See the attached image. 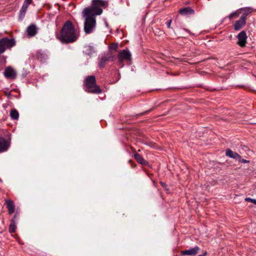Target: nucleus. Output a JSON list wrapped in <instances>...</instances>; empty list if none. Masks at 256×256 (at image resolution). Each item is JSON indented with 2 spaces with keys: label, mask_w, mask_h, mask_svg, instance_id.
Returning <instances> with one entry per match:
<instances>
[{
  "label": "nucleus",
  "mask_w": 256,
  "mask_h": 256,
  "mask_svg": "<svg viewBox=\"0 0 256 256\" xmlns=\"http://www.w3.org/2000/svg\"><path fill=\"white\" fill-rule=\"evenodd\" d=\"M94 52V48L92 46H86L84 47V52L87 55H92Z\"/></svg>",
  "instance_id": "nucleus-19"
},
{
  "label": "nucleus",
  "mask_w": 256,
  "mask_h": 256,
  "mask_svg": "<svg viewBox=\"0 0 256 256\" xmlns=\"http://www.w3.org/2000/svg\"><path fill=\"white\" fill-rule=\"evenodd\" d=\"M172 20H170L168 22H166V26H167V27L168 28H170V25H171V23H172Z\"/></svg>",
  "instance_id": "nucleus-28"
},
{
  "label": "nucleus",
  "mask_w": 256,
  "mask_h": 256,
  "mask_svg": "<svg viewBox=\"0 0 256 256\" xmlns=\"http://www.w3.org/2000/svg\"><path fill=\"white\" fill-rule=\"evenodd\" d=\"M10 116L13 120H18L19 118V113L16 109H12L10 111Z\"/></svg>",
  "instance_id": "nucleus-21"
},
{
  "label": "nucleus",
  "mask_w": 256,
  "mask_h": 256,
  "mask_svg": "<svg viewBox=\"0 0 256 256\" xmlns=\"http://www.w3.org/2000/svg\"><path fill=\"white\" fill-rule=\"evenodd\" d=\"M16 220L12 219L10 222V224L9 226L8 230L10 233H14L16 232Z\"/></svg>",
  "instance_id": "nucleus-20"
},
{
  "label": "nucleus",
  "mask_w": 256,
  "mask_h": 256,
  "mask_svg": "<svg viewBox=\"0 0 256 256\" xmlns=\"http://www.w3.org/2000/svg\"><path fill=\"white\" fill-rule=\"evenodd\" d=\"M10 139H6L0 136V153L7 151L10 146Z\"/></svg>",
  "instance_id": "nucleus-6"
},
{
  "label": "nucleus",
  "mask_w": 256,
  "mask_h": 256,
  "mask_svg": "<svg viewBox=\"0 0 256 256\" xmlns=\"http://www.w3.org/2000/svg\"><path fill=\"white\" fill-rule=\"evenodd\" d=\"M108 2L104 0H92L90 6L84 8L82 14L84 21V30L86 34H90L95 31L96 26V17L102 13V8H106Z\"/></svg>",
  "instance_id": "nucleus-1"
},
{
  "label": "nucleus",
  "mask_w": 256,
  "mask_h": 256,
  "mask_svg": "<svg viewBox=\"0 0 256 256\" xmlns=\"http://www.w3.org/2000/svg\"><path fill=\"white\" fill-rule=\"evenodd\" d=\"M199 250L200 248L198 246H196L192 248L182 251L181 254L182 256H195L198 253Z\"/></svg>",
  "instance_id": "nucleus-12"
},
{
  "label": "nucleus",
  "mask_w": 256,
  "mask_h": 256,
  "mask_svg": "<svg viewBox=\"0 0 256 256\" xmlns=\"http://www.w3.org/2000/svg\"><path fill=\"white\" fill-rule=\"evenodd\" d=\"M36 57L40 62H44L48 58V54L46 52L40 50L37 52Z\"/></svg>",
  "instance_id": "nucleus-15"
},
{
  "label": "nucleus",
  "mask_w": 256,
  "mask_h": 256,
  "mask_svg": "<svg viewBox=\"0 0 256 256\" xmlns=\"http://www.w3.org/2000/svg\"><path fill=\"white\" fill-rule=\"evenodd\" d=\"M28 34L30 36H33L37 33V28L34 24H32L26 29Z\"/></svg>",
  "instance_id": "nucleus-16"
},
{
  "label": "nucleus",
  "mask_w": 256,
  "mask_h": 256,
  "mask_svg": "<svg viewBox=\"0 0 256 256\" xmlns=\"http://www.w3.org/2000/svg\"><path fill=\"white\" fill-rule=\"evenodd\" d=\"M238 162L241 163H249L250 161L248 160H244L242 158V156H240V158H238Z\"/></svg>",
  "instance_id": "nucleus-26"
},
{
  "label": "nucleus",
  "mask_w": 256,
  "mask_h": 256,
  "mask_svg": "<svg viewBox=\"0 0 256 256\" xmlns=\"http://www.w3.org/2000/svg\"><path fill=\"white\" fill-rule=\"evenodd\" d=\"M118 48L117 44H112L110 46V48L112 50H116Z\"/></svg>",
  "instance_id": "nucleus-25"
},
{
  "label": "nucleus",
  "mask_w": 256,
  "mask_h": 256,
  "mask_svg": "<svg viewBox=\"0 0 256 256\" xmlns=\"http://www.w3.org/2000/svg\"><path fill=\"white\" fill-rule=\"evenodd\" d=\"M18 216V212H16L15 214L14 215V218H12V219H14L15 220L17 218Z\"/></svg>",
  "instance_id": "nucleus-29"
},
{
  "label": "nucleus",
  "mask_w": 256,
  "mask_h": 256,
  "mask_svg": "<svg viewBox=\"0 0 256 256\" xmlns=\"http://www.w3.org/2000/svg\"><path fill=\"white\" fill-rule=\"evenodd\" d=\"M246 20L240 18V20H236L234 24V28L235 30L238 31L242 28L246 24Z\"/></svg>",
  "instance_id": "nucleus-13"
},
{
  "label": "nucleus",
  "mask_w": 256,
  "mask_h": 256,
  "mask_svg": "<svg viewBox=\"0 0 256 256\" xmlns=\"http://www.w3.org/2000/svg\"><path fill=\"white\" fill-rule=\"evenodd\" d=\"M114 60V56L112 54L108 52L107 54H104L102 55L100 58L98 64L100 67L104 68L106 62L112 61Z\"/></svg>",
  "instance_id": "nucleus-7"
},
{
  "label": "nucleus",
  "mask_w": 256,
  "mask_h": 256,
  "mask_svg": "<svg viewBox=\"0 0 256 256\" xmlns=\"http://www.w3.org/2000/svg\"><path fill=\"white\" fill-rule=\"evenodd\" d=\"M161 184H162V185H163V184H164V183H163V182H161Z\"/></svg>",
  "instance_id": "nucleus-32"
},
{
  "label": "nucleus",
  "mask_w": 256,
  "mask_h": 256,
  "mask_svg": "<svg viewBox=\"0 0 256 256\" xmlns=\"http://www.w3.org/2000/svg\"><path fill=\"white\" fill-rule=\"evenodd\" d=\"M15 44L14 39L4 38L0 40V54L4 52L6 48H10Z\"/></svg>",
  "instance_id": "nucleus-5"
},
{
  "label": "nucleus",
  "mask_w": 256,
  "mask_h": 256,
  "mask_svg": "<svg viewBox=\"0 0 256 256\" xmlns=\"http://www.w3.org/2000/svg\"><path fill=\"white\" fill-rule=\"evenodd\" d=\"M28 8V7H26L24 5L22 6L20 10V17H21L22 18L24 16Z\"/></svg>",
  "instance_id": "nucleus-23"
},
{
  "label": "nucleus",
  "mask_w": 256,
  "mask_h": 256,
  "mask_svg": "<svg viewBox=\"0 0 256 256\" xmlns=\"http://www.w3.org/2000/svg\"><path fill=\"white\" fill-rule=\"evenodd\" d=\"M118 64L120 68L124 66V62L130 64L132 61V54L128 49H124L120 51L118 55Z\"/></svg>",
  "instance_id": "nucleus-4"
},
{
  "label": "nucleus",
  "mask_w": 256,
  "mask_h": 256,
  "mask_svg": "<svg viewBox=\"0 0 256 256\" xmlns=\"http://www.w3.org/2000/svg\"><path fill=\"white\" fill-rule=\"evenodd\" d=\"M180 13L182 15H190L194 14V11L190 7H186L180 10Z\"/></svg>",
  "instance_id": "nucleus-18"
},
{
  "label": "nucleus",
  "mask_w": 256,
  "mask_h": 256,
  "mask_svg": "<svg viewBox=\"0 0 256 256\" xmlns=\"http://www.w3.org/2000/svg\"><path fill=\"white\" fill-rule=\"evenodd\" d=\"M5 204L8 210V212L10 214H12L15 211V204L14 202L11 200L6 199L5 200Z\"/></svg>",
  "instance_id": "nucleus-11"
},
{
  "label": "nucleus",
  "mask_w": 256,
  "mask_h": 256,
  "mask_svg": "<svg viewBox=\"0 0 256 256\" xmlns=\"http://www.w3.org/2000/svg\"><path fill=\"white\" fill-rule=\"evenodd\" d=\"M184 30L185 31H186V32H188V33H190V31L188 30V29H186V28H184Z\"/></svg>",
  "instance_id": "nucleus-30"
},
{
  "label": "nucleus",
  "mask_w": 256,
  "mask_h": 256,
  "mask_svg": "<svg viewBox=\"0 0 256 256\" xmlns=\"http://www.w3.org/2000/svg\"><path fill=\"white\" fill-rule=\"evenodd\" d=\"M79 37V33L75 29L72 23L67 20L63 24L58 38L62 44H70L75 42Z\"/></svg>",
  "instance_id": "nucleus-2"
},
{
  "label": "nucleus",
  "mask_w": 256,
  "mask_h": 256,
  "mask_svg": "<svg viewBox=\"0 0 256 256\" xmlns=\"http://www.w3.org/2000/svg\"><path fill=\"white\" fill-rule=\"evenodd\" d=\"M4 75L6 78L14 79L16 78V72L10 67L6 68L4 72Z\"/></svg>",
  "instance_id": "nucleus-10"
},
{
  "label": "nucleus",
  "mask_w": 256,
  "mask_h": 256,
  "mask_svg": "<svg viewBox=\"0 0 256 256\" xmlns=\"http://www.w3.org/2000/svg\"><path fill=\"white\" fill-rule=\"evenodd\" d=\"M150 112V111H146V112H145V113L148 114V113Z\"/></svg>",
  "instance_id": "nucleus-31"
},
{
  "label": "nucleus",
  "mask_w": 256,
  "mask_h": 256,
  "mask_svg": "<svg viewBox=\"0 0 256 256\" xmlns=\"http://www.w3.org/2000/svg\"><path fill=\"white\" fill-rule=\"evenodd\" d=\"M256 199L251 198H245V200L246 202H251L254 204L256 202Z\"/></svg>",
  "instance_id": "nucleus-27"
},
{
  "label": "nucleus",
  "mask_w": 256,
  "mask_h": 256,
  "mask_svg": "<svg viewBox=\"0 0 256 256\" xmlns=\"http://www.w3.org/2000/svg\"><path fill=\"white\" fill-rule=\"evenodd\" d=\"M254 204H256V202H254Z\"/></svg>",
  "instance_id": "nucleus-33"
},
{
  "label": "nucleus",
  "mask_w": 256,
  "mask_h": 256,
  "mask_svg": "<svg viewBox=\"0 0 256 256\" xmlns=\"http://www.w3.org/2000/svg\"><path fill=\"white\" fill-rule=\"evenodd\" d=\"M226 155L230 158L238 160L240 158V155L238 153L232 151L230 148L226 149Z\"/></svg>",
  "instance_id": "nucleus-17"
},
{
  "label": "nucleus",
  "mask_w": 256,
  "mask_h": 256,
  "mask_svg": "<svg viewBox=\"0 0 256 256\" xmlns=\"http://www.w3.org/2000/svg\"><path fill=\"white\" fill-rule=\"evenodd\" d=\"M134 154V157L136 160L140 164L143 166H146L148 164V162L145 160L141 155L137 153L135 149H134L132 148H131Z\"/></svg>",
  "instance_id": "nucleus-9"
},
{
  "label": "nucleus",
  "mask_w": 256,
  "mask_h": 256,
  "mask_svg": "<svg viewBox=\"0 0 256 256\" xmlns=\"http://www.w3.org/2000/svg\"><path fill=\"white\" fill-rule=\"evenodd\" d=\"M84 90L88 93L98 94L102 92L100 87L96 84L95 76H87L84 81Z\"/></svg>",
  "instance_id": "nucleus-3"
},
{
  "label": "nucleus",
  "mask_w": 256,
  "mask_h": 256,
  "mask_svg": "<svg viewBox=\"0 0 256 256\" xmlns=\"http://www.w3.org/2000/svg\"><path fill=\"white\" fill-rule=\"evenodd\" d=\"M32 0H24L22 5L28 7V6L32 3Z\"/></svg>",
  "instance_id": "nucleus-24"
},
{
  "label": "nucleus",
  "mask_w": 256,
  "mask_h": 256,
  "mask_svg": "<svg viewBox=\"0 0 256 256\" xmlns=\"http://www.w3.org/2000/svg\"><path fill=\"white\" fill-rule=\"evenodd\" d=\"M241 13L238 10L230 14L228 16V18L230 20H232L233 18H236L238 17L240 14Z\"/></svg>",
  "instance_id": "nucleus-22"
},
{
  "label": "nucleus",
  "mask_w": 256,
  "mask_h": 256,
  "mask_svg": "<svg viewBox=\"0 0 256 256\" xmlns=\"http://www.w3.org/2000/svg\"><path fill=\"white\" fill-rule=\"evenodd\" d=\"M238 10L241 12H242L240 18L246 20L247 16L252 12V8L250 7H246L240 8Z\"/></svg>",
  "instance_id": "nucleus-14"
},
{
  "label": "nucleus",
  "mask_w": 256,
  "mask_h": 256,
  "mask_svg": "<svg viewBox=\"0 0 256 256\" xmlns=\"http://www.w3.org/2000/svg\"><path fill=\"white\" fill-rule=\"evenodd\" d=\"M248 36L244 30L242 31L237 36L238 41L237 44L240 47L244 48L246 46Z\"/></svg>",
  "instance_id": "nucleus-8"
}]
</instances>
